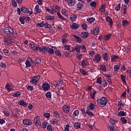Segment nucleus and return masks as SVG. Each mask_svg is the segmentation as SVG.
Instances as JSON below:
<instances>
[{"instance_id": "obj_8", "label": "nucleus", "mask_w": 131, "mask_h": 131, "mask_svg": "<svg viewBox=\"0 0 131 131\" xmlns=\"http://www.w3.org/2000/svg\"><path fill=\"white\" fill-rule=\"evenodd\" d=\"M44 51H43V53H48L49 55H53L55 53L54 51V49L52 48L45 47L43 48Z\"/></svg>"}, {"instance_id": "obj_23", "label": "nucleus", "mask_w": 131, "mask_h": 131, "mask_svg": "<svg viewBox=\"0 0 131 131\" xmlns=\"http://www.w3.org/2000/svg\"><path fill=\"white\" fill-rule=\"evenodd\" d=\"M60 7H59L58 5H54L53 6V10L54 13H57L58 12V11H60Z\"/></svg>"}, {"instance_id": "obj_47", "label": "nucleus", "mask_w": 131, "mask_h": 131, "mask_svg": "<svg viewBox=\"0 0 131 131\" xmlns=\"http://www.w3.org/2000/svg\"><path fill=\"white\" fill-rule=\"evenodd\" d=\"M79 115V112H78V110H76L74 111L73 115V117H76V116H78Z\"/></svg>"}, {"instance_id": "obj_25", "label": "nucleus", "mask_w": 131, "mask_h": 131, "mask_svg": "<svg viewBox=\"0 0 131 131\" xmlns=\"http://www.w3.org/2000/svg\"><path fill=\"white\" fill-rule=\"evenodd\" d=\"M76 18H77V15L76 14H72L70 16V19L72 22H74L76 20Z\"/></svg>"}, {"instance_id": "obj_1", "label": "nucleus", "mask_w": 131, "mask_h": 131, "mask_svg": "<svg viewBox=\"0 0 131 131\" xmlns=\"http://www.w3.org/2000/svg\"><path fill=\"white\" fill-rule=\"evenodd\" d=\"M3 33L6 35H9L11 34V37H14L15 38H18V33L16 32H14V28L11 27H7L3 29Z\"/></svg>"}, {"instance_id": "obj_31", "label": "nucleus", "mask_w": 131, "mask_h": 131, "mask_svg": "<svg viewBox=\"0 0 131 131\" xmlns=\"http://www.w3.org/2000/svg\"><path fill=\"white\" fill-rule=\"evenodd\" d=\"M25 19H26V17L24 16H23V17H20L19 18V20L21 24H23V25L25 24Z\"/></svg>"}, {"instance_id": "obj_16", "label": "nucleus", "mask_w": 131, "mask_h": 131, "mask_svg": "<svg viewBox=\"0 0 131 131\" xmlns=\"http://www.w3.org/2000/svg\"><path fill=\"white\" fill-rule=\"evenodd\" d=\"M34 14L37 15L39 13H41V9H39V5H37L34 8Z\"/></svg>"}, {"instance_id": "obj_50", "label": "nucleus", "mask_w": 131, "mask_h": 131, "mask_svg": "<svg viewBox=\"0 0 131 131\" xmlns=\"http://www.w3.org/2000/svg\"><path fill=\"white\" fill-rule=\"evenodd\" d=\"M90 5L92 8H96V7H97V2L95 1L92 2Z\"/></svg>"}, {"instance_id": "obj_29", "label": "nucleus", "mask_w": 131, "mask_h": 131, "mask_svg": "<svg viewBox=\"0 0 131 131\" xmlns=\"http://www.w3.org/2000/svg\"><path fill=\"white\" fill-rule=\"evenodd\" d=\"M96 19L94 17H88L86 19V21L90 23V24H92V23H93V22H95Z\"/></svg>"}, {"instance_id": "obj_2", "label": "nucleus", "mask_w": 131, "mask_h": 131, "mask_svg": "<svg viewBox=\"0 0 131 131\" xmlns=\"http://www.w3.org/2000/svg\"><path fill=\"white\" fill-rule=\"evenodd\" d=\"M107 102H108V100H107V98L104 97H102L100 99H98L97 100V103L99 107H101V108H103V107H105L106 105H107Z\"/></svg>"}, {"instance_id": "obj_51", "label": "nucleus", "mask_w": 131, "mask_h": 131, "mask_svg": "<svg viewBox=\"0 0 131 131\" xmlns=\"http://www.w3.org/2000/svg\"><path fill=\"white\" fill-rule=\"evenodd\" d=\"M45 96L46 98H48V99H51V98H52V93L50 92H48L45 94Z\"/></svg>"}, {"instance_id": "obj_45", "label": "nucleus", "mask_w": 131, "mask_h": 131, "mask_svg": "<svg viewBox=\"0 0 131 131\" xmlns=\"http://www.w3.org/2000/svg\"><path fill=\"white\" fill-rule=\"evenodd\" d=\"M80 73H81V74H83V75H84L85 76H86V75H88V73H86L85 70H84L83 69H81L80 70Z\"/></svg>"}, {"instance_id": "obj_30", "label": "nucleus", "mask_w": 131, "mask_h": 131, "mask_svg": "<svg viewBox=\"0 0 131 131\" xmlns=\"http://www.w3.org/2000/svg\"><path fill=\"white\" fill-rule=\"evenodd\" d=\"M57 14L59 19H60V20H62V21H66V19L64 18L63 16H62L59 12H58Z\"/></svg>"}, {"instance_id": "obj_40", "label": "nucleus", "mask_w": 131, "mask_h": 131, "mask_svg": "<svg viewBox=\"0 0 131 131\" xmlns=\"http://www.w3.org/2000/svg\"><path fill=\"white\" fill-rule=\"evenodd\" d=\"M105 9H106V5H102L101 8L99 9V11L102 13L105 12Z\"/></svg>"}, {"instance_id": "obj_11", "label": "nucleus", "mask_w": 131, "mask_h": 131, "mask_svg": "<svg viewBox=\"0 0 131 131\" xmlns=\"http://www.w3.org/2000/svg\"><path fill=\"white\" fill-rule=\"evenodd\" d=\"M41 88L43 89L45 92H47V91H49V90L51 89L50 84H49L48 83H43L41 85Z\"/></svg>"}, {"instance_id": "obj_3", "label": "nucleus", "mask_w": 131, "mask_h": 131, "mask_svg": "<svg viewBox=\"0 0 131 131\" xmlns=\"http://www.w3.org/2000/svg\"><path fill=\"white\" fill-rule=\"evenodd\" d=\"M74 50L76 52L79 53H80V50H81L83 53H85L86 52V48H85V46L83 45L75 46Z\"/></svg>"}, {"instance_id": "obj_33", "label": "nucleus", "mask_w": 131, "mask_h": 131, "mask_svg": "<svg viewBox=\"0 0 131 131\" xmlns=\"http://www.w3.org/2000/svg\"><path fill=\"white\" fill-rule=\"evenodd\" d=\"M46 11L48 12V13H49V14H51V15H54V13H55L53 9H51L49 7H47L46 8Z\"/></svg>"}, {"instance_id": "obj_22", "label": "nucleus", "mask_w": 131, "mask_h": 131, "mask_svg": "<svg viewBox=\"0 0 131 131\" xmlns=\"http://www.w3.org/2000/svg\"><path fill=\"white\" fill-rule=\"evenodd\" d=\"M83 7V4H82V3H81V2L78 3L77 4V11H80L81 9H82Z\"/></svg>"}, {"instance_id": "obj_38", "label": "nucleus", "mask_w": 131, "mask_h": 131, "mask_svg": "<svg viewBox=\"0 0 131 131\" xmlns=\"http://www.w3.org/2000/svg\"><path fill=\"white\" fill-rule=\"evenodd\" d=\"M79 27V25L77 24L73 23L71 26L72 29H77Z\"/></svg>"}, {"instance_id": "obj_42", "label": "nucleus", "mask_w": 131, "mask_h": 131, "mask_svg": "<svg viewBox=\"0 0 131 131\" xmlns=\"http://www.w3.org/2000/svg\"><path fill=\"white\" fill-rule=\"evenodd\" d=\"M53 117H55V118H59V117H60V115L59 114V113L56 111L54 112Z\"/></svg>"}, {"instance_id": "obj_7", "label": "nucleus", "mask_w": 131, "mask_h": 131, "mask_svg": "<svg viewBox=\"0 0 131 131\" xmlns=\"http://www.w3.org/2000/svg\"><path fill=\"white\" fill-rule=\"evenodd\" d=\"M44 47H40L35 45H34V46L32 47V50L34 52H39V53H43V51H45V49H43Z\"/></svg>"}, {"instance_id": "obj_41", "label": "nucleus", "mask_w": 131, "mask_h": 131, "mask_svg": "<svg viewBox=\"0 0 131 131\" xmlns=\"http://www.w3.org/2000/svg\"><path fill=\"white\" fill-rule=\"evenodd\" d=\"M13 97L15 98H18L19 96H21V93L20 92H17L12 94Z\"/></svg>"}, {"instance_id": "obj_37", "label": "nucleus", "mask_w": 131, "mask_h": 131, "mask_svg": "<svg viewBox=\"0 0 131 131\" xmlns=\"http://www.w3.org/2000/svg\"><path fill=\"white\" fill-rule=\"evenodd\" d=\"M45 19H46V20H55V16L51 15H47L46 16Z\"/></svg>"}, {"instance_id": "obj_62", "label": "nucleus", "mask_w": 131, "mask_h": 131, "mask_svg": "<svg viewBox=\"0 0 131 131\" xmlns=\"http://www.w3.org/2000/svg\"><path fill=\"white\" fill-rule=\"evenodd\" d=\"M110 123L114 125L116 124V120H114V119H112L110 120Z\"/></svg>"}, {"instance_id": "obj_27", "label": "nucleus", "mask_w": 131, "mask_h": 131, "mask_svg": "<svg viewBox=\"0 0 131 131\" xmlns=\"http://www.w3.org/2000/svg\"><path fill=\"white\" fill-rule=\"evenodd\" d=\"M88 109H89V110H91V111H93V110L95 109V104L91 102L90 105L88 107Z\"/></svg>"}, {"instance_id": "obj_28", "label": "nucleus", "mask_w": 131, "mask_h": 131, "mask_svg": "<svg viewBox=\"0 0 131 131\" xmlns=\"http://www.w3.org/2000/svg\"><path fill=\"white\" fill-rule=\"evenodd\" d=\"M99 33V28L98 27H95L93 29V34L97 35Z\"/></svg>"}, {"instance_id": "obj_21", "label": "nucleus", "mask_w": 131, "mask_h": 131, "mask_svg": "<svg viewBox=\"0 0 131 131\" xmlns=\"http://www.w3.org/2000/svg\"><path fill=\"white\" fill-rule=\"evenodd\" d=\"M81 36L82 38H87V37H89V33L88 32H83L81 33Z\"/></svg>"}, {"instance_id": "obj_43", "label": "nucleus", "mask_w": 131, "mask_h": 131, "mask_svg": "<svg viewBox=\"0 0 131 131\" xmlns=\"http://www.w3.org/2000/svg\"><path fill=\"white\" fill-rule=\"evenodd\" d=\"M120 121H121L122 123H123L124 124H125L127 122V120H126L125 117H121L120 119Z\"/></svg>"}, {"instance_id": "obj_58", "label": "nucleus", "mask_w": 131, "mask_h": 131, "mask_svg": "<svg viewBox=\"0 0 131 131\" xmlns=\"http://www.w3.org/2000/svg\"><path fill=\"white\" fill-rule=\"evenodd\" d=\"M86 114H88L89 116H94V114H93V112L90 111V110L86 111Z\"/></svg>"}, {"instance_id": "obj_52", "label": "nucleus", "mask_w": 131, "mask_h": 131, "mask_svg": "<svg viewBox=\"0 0 131 131\" xmlns=\"http://www.w3.org/2000/svg\"><path fill=\"white\" fill-rule=\"evenodd\" d=\"M118 107H120V108H123V107H124V104L122 103V101L121 100L118 102Z\"/></svg>"}, {"instance_id": "obj_18", "label": "nucleus", "mask_w": 131, "mask_h": 131, "mask_svg": "<svg viewBox=\"0 0 131 131\" xmlns=\"http://www.w3.org/2000/svg\"><path fill=\"white\" fill-rule=\"evenodd\" d=\"M5 88L8 92H11L14 90V86L13 85H10V84H7V85L5 86Z\"/></svg>"}, {"instance_id": "obj_20", "label": "nucleus", "mask_w": 131, "mask_h": 131, "mask_svg": "<svg viewBox=\"0 0 131 131\" xmlns=\"http://www.w3.org/2000/svg\"><path fill=\"white\" fill-rule=\"evenodd\" d=\"M20 11L23 13H25V14H28V13H29V9L25 7H21L20 8Z\"/></svg>"}, {"instance_id": "obj_63", "label": "nucleus", "mask_w": 131, "mask_h": 131, "mask_svg": "<svg viewBox=\"0 0 131 131\" xmlns=\"http://www.w3.org/2000/svg\"><path fill=\"white\" fill-rule=\"evenodd\" d=\"M56 56H62V54L60 52V50H58L55 51Z\"/></svg>"}, {"instance_id": "obj_19", "label": "nucleus", "mask_w": 131, "mask_h": 131, "mask_svg": "<svg viewBox=\"0 0 131 131\" xmlns=\"http://www.w3.org/2000/svg\"><path fill=\"white\" fill-rule=\"evenodd\" d=\"M18 104L20 105V106H23L24 107H27V103L25 102L24 100H20L18 101Z\"/></svg>"}, {"instance_id": "obj_36", "label": "nucleus", "mask_w": 131, "mask_h": 131, "mask_svg": "<svg viewBox=\"0 0 131 131\" xmlns=\"http://www.w3.org/2000/svg\"><path fill=\"white\" fill-rule=\"evenodd\" d=\"M51 123L52 124H58V123H59V120L57 119H53L51 121Z\"/></svg>"}, {"instance_id": "obj_15", "label": "nucleus", "mask_w": 131, "mask_h": 131, "mask_svg": "<svg viewBox=\"0 0 131 131\" xmlns=\"http://www.w3.org/2000/svg\"><path fill=\"white\" fill-rule=\"evenodd\" d=\"M101 59H102L101 54H96L93 58V61H96L97 63H99L101 61Z\"/></svg>"}, {"instance_id": "obj_39", "label": "nucleus", "mask_w": 131, "mask_h": 131, "mask_svg": "<svg viewBox=\"0 0 131 131\" xmlns=\"http://www.w3.org/2000/svg\"><path fill=\"white\" fill-rule=\"evenodd\" d=\"M100 70H102V71H107V68H106V66L105 64L100 65Z\"/></svg>"}, {"instance_id": "obj_61", "label": "nucleus", "mask_w": 131, "mask_h": 131, "mask_svg": "<svg viewBox=\"0 0 131 131\" xmlns=\"http://www.w3.org/2000/svg\"><path fill=\"white\" fill-rule=\"evenodd\" d=\"M122 26H126V25H128V21L127 20H123L122 22Z\"/></svg>"}, {"instance_id": "obj_35", "label": "nucleus", "mask_w": 131, "mask_h": 131, "mask_svg": "<svg viewBox=\"0 0 131 131\" xmlns=\"http://www.w3.org/2000/svg\"><path fill=\"white\" fill-rule=\"evenodd\" d=\"M81 125V124H80V123L77 122H75L74 124V126L76 129L80 128Z\"/></svg>"}, {"instance_id": "obj_4", "label": "nucleus", "mask_w": 131, "mask_h": 131, "mask_svg": "<svg viewBox=\"0 0 131 131\" xmlns=\"http://www.w3.org/2000/svg\"><path fill=\"white\" fill-rule=\"evenodd\" d=\"M39 79H40V76L37 75L35 76L32 77L30 80V82L34 84V85H36Z\"/></svg>"}, {"instance_id": "obj_6", "label": "nucleus", "mask_w": 131, "mask_h": 131, "mask_svg": "<svg viewBox=\"0 0 131 131\" xmlns=\"http://www.w3.org/2000/svg\"><path fill=\"white\" fill-rule=\"evenodd\" d=\"M25 64L27 68H28V67H34L35 66V63L33 62V60L31 58L27 59L25 62Z\"/></svg>"}, {"instance_id": "obj_12", "label": "nucleus", "mask_w": 131, "mask_h": 131, "mask_svg": "<svg viewBox=\"0 0 131 131\" xmlns=\"http://www.w3.org/2000/svg\"><path fill=\"white\" fill-rule=\"evenodd\" d=\"M67 3L69 7H73L76 5V0H67Z\"/></svg>"}, {"instance_id": "obj_59", "label": "nucleus", "mask_w": 131, "mask_h": 131, "mask_svg": "<svg viewBox=\"0 0 131 131\" xmlns=\"http://www.w3.org/2000/svg\"><path fill=\"white\" fill-rule=\"evenodd\" d=\"M12 5L13 7H15V8L17 7V2H16V1L15 0H11Z\"/></svg>"}, {"instance_id": "obj_49", "label": "nucleus", "mask_w": 131, "mask_h": 131, "mask_svg": "<svg viewBox=\"0 0 131 131\" xmlns=\"http://www.w3.org/2000/svg\"><path fill=\"white\" fill-rule=\"evenodd\" d=\"M101 83L102 84V86H103V88H106V86H107V85L108 84L107 81H106L105 79L102 80V82Z\"/></svg>"}, {"instance_id": "obj_60", "label": "nucleus", "mask_w": 131, "mask_h": 131, "mask_svg": "<svg viewBox=\"0 0 131 131\" xmlns=\"http://www.w3.org/2000/svg\"><path fill=\"white\" fill-rule=\"evenodd\" d=\"M47 128L49 131L53 130V126H52V125H48L47 126Z\"/></svg>"}, {"instance_id": "obj_48", "label": "nucleus", "mask_w": 131, "mask_h": 131, "mask_svg": "<svg viewBox=\"0 0 131 131\" xmlns=\"http://www.w3.org/2000/svg\"><path fill=\"white\" fill-rule=\"evenodd\" d=\"M114 69L115 72H117V71L120 70V67H119V66L116 64L114 67Z\"/></svg>"}, {"instance_id": "obj_53", "label": "nucleus", "mask_w": 131, "mask_h": 131, "mask_svg": "<svg viewBox=\"0 0 131 131\" xmlns=\"http://www.w3.org/2000/svg\"><path fill=\"white\" fill-rule=\"evenodd\" d=\"M43 116L46 117V118H50V117H51V114L50 113H45Z\"/></svg>"}, {"instance_id": "obj_10", "label": "nucleus", "mask_w": 131, "mask_h": 131, "mask_svg": "<svg viewBox=\"0 0 131 131\" xmlns=\"http://www.w3.org/2000/svg\"><path fill=\"white\" fill-rule=\"evenodd\" d=\"M82 68H86L89 65H90V63H89V61L86 59H82L81 63Z\"/></svg>"}, {"instance_id": "obj_44", "label": "nucleus", "mask_w": 131, "mask_h": 131, "mask_svg": "<svg viewBox=\"0 0 131 131\" xmlns=\"http://www.w3.org/2000/svg\"><path fill=\"white\" fill-rule=\"evenodd\" d=\"M126 77L123 75H121V79L124 83H126V80L125 79Z\"/></svg>"}, {"instance_id": "obj_13", "label": "nucleus", "mask_w": 131, "mask_h": 131, "mask_svg": "<svg viewBox=\"0 0 131 131\" xmlns=\"http://www.w3.org/2000/svg\"><path fill=\"white\" fill-rule=\"evenodd\" d=\"M106 21L108 23H109V25L111 28H112V26H113V21L112 20V18L110 17V16H108L106 17Z\"/></svg>"}, {"instance_id": "obj_17", "label": "nucleus", "mask_w": 131, "mask_h": 131, "mask_svg": "<svg viewBox=\"0 0 131 131\" xmlns=\"http://www.w3.org/2000/svg\"><path fill=\"white\" fill-rule=\"evenodd\" d=\"M62 110L66 113H68L70 111V106L68 105H63L62 106Z\"/></svg>"}, {"instance_id": "obj_56", "label": "nucleus", "mask_w": 131, "mask_h": 131, "mask_svg": "<svg viewBox=\"0 0 131 131\" xmlns=\"http://www.w3.org/2000/svg\"><path fill=\"white\" fill-rule=\"evenodd\" d=\"M41 127L42 128H47V125H48V122H43L41 124Z\"/></svg>"}, {"instance_id": "obj_64", "label": "nucleus", "mask_w": 131, "mask_h": 131, "mask_svg": "<svg viewBox=\"0 0 131 131\" xmlns=\"http://www.w3.org/2000/svg\"><path fill=\"white\" fill-rule=\"evenodd\" d=\"M70 128V125L69 124L66 125V127L64 128V131H69Z\"/></svg>"}, {"instance_id": "obj_9", "label": "nucleus", "mask_w": 131, "mask_h": 131, "mask_svg": "<svg viewBox=\"0 0 131 131\" xmlns=\"http://www.w3.org/2000/svg\"><path fill=\"white\" fill-rule=\"evenodd\" d=\"M34 122L36 126H40L41 125L40 120H39V116H37L34 118Z\"/></svg>"}, {"instance_id": "obj_54", "label": "nucleus", "mask_w": 131, "mask_h": 131, "mask_svg": "<svg viewBox=\"0 0 131 131\" xmlns=\"http://www.w3.org/2000/svg\"><path fill=\"white\" fill-rule=\"evenodd\" d=\"M96 93H97V92H96L95 91H94L93 93H91L90 94V97L92 99H95V96L96 95Z\"/></svg>"}, {"instance_id": "obj_55", "label": "nucleus", "mask_w": 131, "mask_h": 131, "mask_svg": "<svg viewBox=\"0 0 131 131\" xmlns=\"http://www.w3.org/2000/svg\"><path fill=\"white\" fill-rule=\"evenodd\" d=\"M34 63H35V64H41V60H40V59L39 58L36 59H35V62Z\"/></svg>"}, {"instance_id": "obj_46", "label": "nucleus", "mask_w": 131, "mask_h": 131, "mask_svg": "<svg viewBox=\"0 0 131 131\" xmlns=\"http://www.w3.org/2000/svg\"><path fill=\"white\" fill-rule=\"evenodd\" d=\"M102 58L103 60H104V61H106V62L108 61V55H107V53H104L102 55Z\"/></svg>"}, {"instance_id": "obj_5", "label": "nucleus", "mask_w": 131, "mask_h": 131, "mask_svg": "<svg viewBox=\"0 0 131 131\" xmlns=\"http://www.w3.org/2000/svg\"><path fill=\"white\" fill-rule=\"evenodd\" d=\"M4 42L6 46H11L12 43L15 42V40H14V39L11 38V37L10 36L4 37Z\"/></svg>"}, {"instance_id": "obj_57", "label": "nucleus", "mask_w": 131, "mask_h": 131, "mask_svg": "<svg viewBox=\"0 0 131 131\" xmlns=\"http://www.w3.org/2000/svg\"><path fill=\"white\" fill-rule=\"evenodd\" d=\"M53 85L55 88H59L60 86V84L58 82V81H55L53 82Z\"/></svg>"}, {"instance_id": "obj_14", "label": "nucleus", "mask_w": 131, "mask_h": 131, "mask_svg": "<svg viewBox=\"0 0 131 131\" xmlns=\"http://www.w3.org/2000/svg\"><path fill=\"white\" fill-rule=\"evenodd\" d=\"M23 124L25 125H31L32 124V122L29 119H25L23 120Z\"/></svg>"}, {"instance_id": "obj_32", "label": "nucleus", "mask_w": 131, "mask_h": 131, "mask_svg": "<svg viewBox=\"0 0 131 131\" xmlns=\"http://www.w3.org/2000/svg\"><path fill=\"white\" fill-rule=\"evenodd\" d=\"M118 116H126V112H124V111H120L118 114Z\"/></svg>"}, {"instance_id": "obj_26", "label": "nucleus", "mask_w": 131, "mask_h": 131, "mask_svg": "<svg viewBox=\"0 0 131 131\" xmlns=\"http://www.w3.org/2000/svg\"><path fill=\"white\" fill-rule=\"evenodd\" d=\"M73 36L74 39H75L77 42H81V41H82V40L81 39V38L76 36V35H73Z\"/></svg>"}, {"instance_id": "obj_24", "label": "nucleus", "mask_w": 131, "mask_h": 131, "mask_svg": "<svg viewBox=\"0 0 131 131\" xmlns=\"http://www.w3.org/2000/svg\"><path fill=\"white\" fill-rule=\"evenodd\" d=\"M61 14L66 17H68V11L66 9L62 8L61 9Z\"/></svg>"}, {"instance_id": "obj_34", "label": "nucleus", "mask_w": 131, "mask_h": 131, "mask_svg": "<svg viewBox=\"0 0 131 131\" xmlns=\"http://www.w3.org/2000/svg\"><path fill=\"white\" fill-rule=\"evenodd\" d=\"M119 59V56L116 55H113L111 57V61L112 62H114V61H116V60Z\"/></svg>"}]
</instances>
